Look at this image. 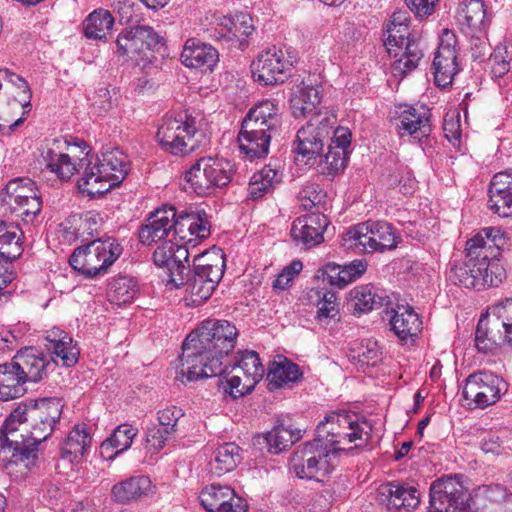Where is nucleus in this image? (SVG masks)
<instances>
[{"mask_svg": "<svg viewBox=\"0 0 512 512\" xmlns=\"http://www.w3.org/2000/svg\"><path fill=\"white\" fill-rule=\"evenodd\" d=\"M508 244V236L498 227H486L466 242V256L455 264L449 279L468 289L482 290L498 286L506 271L497 261Z\"/></svg>", "mask_w": 512, "mask_h": 512, "instance_id": "obj_1", "label": "nucleus"}, {"mask_svg": "<svg viewBox=\"0 0 512 512\" xmlns=\"http://www.w3.org/2000/svg\"><path fill=\"white\" fill-rule=\"evenodd\" d=\"M44 342L45 348L51 352L52 363L32 347L18 351L12 360L26 382L41 381L59 361L65 367H72L78 362L79 348L67 332L53 327L45 332Z\"/></svg>", "mask_w": 512, "mask_h": 512, "instance_id": "obj_2", "label": "nucleus"}, {"mask_svg": "<svg viewBox=\"0 0 512 512\" xmlns=\"http://www.w3.org/2000/svg\"><path fill=\"white\" fill-rule=\"evenodd\" d=\"M281 126L278 107L263 101L251 108L242 121L238 134L239 148L250 160L266 157L272 138Z\"/></svg>", "mask_w": 512, "mask_h": 512, "instance_id": "obj_3", "label": "nucleus"}, {"mask_svg": "<svg viewBox=\"0 0 512 512\" xmlns=\"http://www.w3.org/2000/svg\"><path fill=\"white\" fill-rule=\"evenodd\" d=\"M78 187L90 197L103 195L118 186L128 174L127 157L118 149L103 152L92 163L80 159L79 167H84Z\"/></svg>", "mask_w": 512, "mask_h": 512, "instance_id": "obj_4", "label": "nucleus"}, {"mask_svg": "<svg viewBox=\"0 0 512 512\" xmlns=\"http://www.w3.org/2000/svg\"><path fill=\"white\" fill-rule=\"evenodd\" d=\"M237 337L238 329L229 321L206 320L186 337V357L192 362L200 351L208 349L222 360L234 349Z\"/></svg>", "mask_w": 512, "mask_h": 512, "instance_id": "obj_5", "label": "nucleus"}, {"mask_svg": "<svg viewBox=\"0 0 512 512\" xmlns=\"http://www.w3.org/2000/svg\"><path fill=\"white\" fill-rule=\"evenodd\" d=\"M354 448H329L315 438L294 451L290 459V469L301 479L323 481L335 467L340 453H347Z\"/></svg>", "mask_w": 512, "mask_h": 512, "instance_id": "obj_6", "label": "nucleus"}, {"mask_svg": "<svg viewBox=\"0 0 512 512\" xmlns=\"http://www.w3.org/2000/svg\"><path fill=\"white\" fill-rule=\"evenodd\" d=\"M122 247L113 238L96 239L74 249L70 266L87 279L101 277L119 258Z\"/></svg>", "mask_w": 512, "mask_h": 512, "instance_id": "obj_7", "label": "nucleus"}, {"mask_svg": "<svg viewBox=\"0 0 512 512\" xmlns=\"http://www.w3.org/2000/svg\"><path fill=\"white\" fill-rule=\"evenodd\" d=\"M399 236L385 221H366L349 228L342 236V246L358 253L383 252L396 248Z\"/></svg>", "mask_w": 512, "mask_h": 512, "instance_id": "obj_8", "label": "nucleus"}, {"mask_svg": "<svg viewBox=\"0 0 512 512\" xmlns=\"http://www.w3.org/2000/svg\"><path fill=\"white\" fill-rule=\"evenodd\" d=\"M336 116L329 110L314 113L307 124L296 134L294 152L305 164L321 156L324 145L332 141L333 132L338 127Z\"/></svg>", "mask_w": 512, "mask_h": 512, "instance_id": "obj_9", "label": "nucleus"}, {"mask_svg": "<svg viewBox=\"0 0 512 512\" xmlns=\"http://www.w3.org/2000/svg\"><path fill=\"white\" fill-rule=\"evenodd\" d=\"M157 140L160 146L173 155L185 156L207 141L206 135L195 125L193 118H167L159 126Z\"/></svg>", "mask_w": 512, "mask_h": 512, "instance_id": "obj_10", "label": "nucleus"}, {"mask_svg": "<svg viewBox=\"0 0 512 512\" xmlns=\"http://www.w3.org/2000/svg\"><path fill=\"white\" fill-rule=\"evenodd\" d=\"M223 256L199 254L194 257V274L183 284L189 295L185 297L194 305H200L209 299L224 274Z\"/></svg>", "mask_w": 512, "mask_h": 512, "instance_id": "obj_11", "label": "nucleus"}, {"mask_svg": "<svg viewBox=\"0 0 512 512\" xmlns=\"http://www.w3.org/2000/svg\"><path fill=\"white\" fill-rule=\"evenodd\" d=\"M384 46L388 54L395 58L391 64L392 74L404 77L414 70L423 57V52L414 38H410L408 25L387 26Z\"/></svg>", "mask_w": 512, "mask_h": 512, "instance_id": "obj_12", "label": "nucleus"}, {"mask_svg": "<svg viewBox=\"0 0 512 512\" xmlns=\"http://www.w3.org/2000/svg\"><path fill=\"white\" fill-rule=\"evenodd\" d=\"M363 435L364 429L354 414L331 412L318 424L315 438L329 448L342 447L359 440L360 443L354 446L358 448L367 440Z\"/></svg>", "mask_w": 512, "mask_h": 512, "instance_id": "obj_13", "label": "nucleus"}, {"mask_svg": "<svg viewBox=\"0 0 512 512\" xmlns=\"http://www.w3.org/2000/svg\"><path fill=\"white\" fill-rule=\"evenodd\" d=\"M24 433H29V430L15 408L0 428V447L3 452L10 454L11 462L23 463L28 467L37 459L38 449L32 446L31 435Z\"/></svg>", "mask_w": 512, "mask_h": 512, "instance_id": "obj_14", "label": "nucleus"}, {"mask_svg": "<svg viewBox=\"0 0 512 512\" xmlns=\"http://www.w3.org/2000/svg\"><path fill=\"white\" fill-rule=\"evenodd\" d=\"M232 165L217 157H202L185 172L184 179L198 195L212 193L231 181Z\"/></svg>", "mask_w": 512, "mask_h": 512, "instance_id": "obj_15", "label": "nucleus"}, {"mask_svg": "<svg viewBox=\"0 0 512 512\" xmlns=\"http://www.w3.org/2000/svg\"><path fill=\"white\" fill-rule=\"evenodd\" d=\"M29 430L32 446L45 441L52 433L56 422L61 416V405L55 399H40L21 403L16 408Z\"/></svg>", "mask_w": 512, "mask_h": 512, "instance_id": "obj_16", "label": "nucleus"}, {"mask_svg": "<svg viewBox=\"0 0 512 512\" xmlns=\"http://www.w3.org/2000/svg\"><path fill=\"white\" fill-rule=\"evenodd\" d=\"M231 367L235 374L227 379L224 390L234 399L250 393L264 375L258 353L251 350L240 352L239 359Z\"/></svg>", "mask_w": 512, "mask_h": 512, "instance_id": "obj_17", "label": "nucleus"}, {"mask_svg": "<svg viewBox=\"0 0 512 512\" xmlns=\"http://www.w3.org/2000/svg\"><path fill=\"white\" fill-rule=\"evenodd\" d=\"M292 61L283 49L273 46L261 51L251 63L253 79L261 85H277L291 74Z\"/></svg>", "mask_w": 512, "mask_h": 512, "instance_id": "obj_18", "label": "nucleus"}, {"mask_svg": "<svg viewBox=\"0 0 512 512\" xmlns=\"http://www.w3.org/2000/svg\"><path fill=\"white\" fill-rule=\"evenodd\" d=\"M506 391L507 383L502 378L491 372L480 371L466 379L462 395L468 405L473 403L476 407L484 408L494 404Z\"/></svg>", "mask_w": 512, "mask_h": 512, "instance_id": "obj_19", "label": "nucleus"}, {"mask_svg": "<svg viewBox=\"0 0 512 512\" xmlns=\"http://www.w3.org/2000/svg\"><path fill=\"white\" fill-rule=\"evenodd\" d=\"M186 340L182 345V355L180 356V367L177 372V379L182 383L188 381H196L199 379H205L214 376H220L227 373L228 366L224 365L223 361L220 360L215 354H210V350L203 349L199 354L196 355V359L193 358L191 362L186 357Z\"/></svg>", "mask_w": 512, "mask_h": 512, "instance_id": "obj_20", "label": "nucleus"}, {"mask_svg": "<svg viewBox=\"0 0 512 512\" xmlns=\"http://www.w3.org/2000/svg\"><path fill=\"white\" fill-rule=\"evenodd\" d=\"M154 264L164 269L167 276L163 281L166 286L179 288L183 284V274L187 269L184 262L189 261V251L186 246L175 244L172 240L158 246L153 253Z\"/></svg>", "mask_w": 512, "mask_h": 512, "instance_id": "obj_21", "label": "nucleus"}, {"mask_svg": "<svg viewBox=\"0 0 512 512\" xmlns=\"http://www.w3.org/2000/svg\"><path fill=\"white\" fill-rule=\"evenodd\" d=\"M162 38L150 26L138 25L121 32L116 40L117 52L130 58L148 59V53L156 49Z\"/></svg>", "mask_w": 512, "mask_h": 512, "instance_id": "obj_22", "label": "nucleus"}, {"mask_svg": "<svg viewBox=\"0 0 512 512\" xmlns=\"http://www.w3.org/2000/svg\"><path fill=\"white\" fill-rule=\"evenodd\" d=\"M429 503V512H467L464 488L451 477L432 483Z\"/></svg>", "mask_w": 512, "mask_h": 512, "instance_id": "obj_23", "label": "nucleus"}, {"mask_svg": "<svg viewBox=\"0 0 512 512\" xmlns=\"http://www.w3.org/2000/svg\"><path fill=\"white\" fill-rule=\"evenodd\" d=\"M200 502L208 512H246L247 501L229 486L211 484L200 493Z\"/></svg>", "mask_w": 512, "mask_h": 512, "instance_id": "obj_24", "label": "nucleus"}, {"mask_svg": "<svg viewBox=\"0 0 512 512\" xmlns=\"http://www.w3.org/2000/svg\"><path fill=\"white\" fill-rule=\"evenodd\" d=\"M396 119V129L401 137L411 136L417 141L427 138L431 132V112L425 105H404Z\"/></svg>", "mask_w": 512, "mask_h": 512, "instance_id": "obj_25", "label": "nucleus"}, {"mask_svg": "<svg viewBox=\"0 0 512 512\" xmlns=\"http://www.w3.org/2000/svg\"><path fill=\"white\" fill-rule=\"evenodd\" d=\"M350 143V130L338 126L333 132V139L328 146V152L324 156L322 154L319 156V166L322 174L333 175L345 168Z\"/></svg>", "mask_w": 512, "mask_h": 512, "instance_id": "obj_26", "label": "nucleus"}, {"mask_svg": "<svg viewBox=\"0 0 512 512\" xmlns=\"http://www.w3.org/2000/svg\"><path fill=\"white\" fill-rule=\"evenodd\" d=\"M329 221L321 213H311L294 220L291 227V237L298 244L310 248L320 244L324 238L323 233L326 230Z\"/></svg>", "mask_w": 512, "mask_h": 512, "instance_id": "obj_27", "label": "nucleus"}, {"mask_svg": "<svg viewBox=\"0 0 512 512\" xmlns=\"http://www.w3.org/2000/svg\"><path fill=\"white\" fill-rule=\"evenodd\" d=\"M378 500L386 505L388 510L414 509L420 503L418 490L413 486L390 482L378 489Z\"/></svg>", "mask_w": 512, "mask_h": 512, "instance_id": "obj_28", "label": "nucleus"}, {"mask_svg": "<svg viewBox=\"0 0 512 512\" xmlns=\"http://www.w3.org/2000/svg\"><path fill=\"white\" fill-rule=\"evenodd\" d=\"M489 207L501 217L512 215V174H495L489 186Z\"/></svg>", "mask_w": 512, "mask_h": 512, "instance_id": "obj_29", "label": "nucleus"}, {"mask_svg": "<svg viewBox=\"0 0 512 512\" xmlns=\"http://www.w3.org/2000/svg\"><path fill=\"white\" fill-rule=\"evenodd\" d=\"M393 333L404 344H412L422 330V321L419 315L410 306H397L390 318Z\"/></svg>", "mask_w": 512, "mask_h": 512, "instance_id": "obj_30", "label": "nucleus"}, {"mask_svg": "<svg viewBox=\"0 0 512 512\" xmlns=\"http://www.w3.org/2000/svg\"><path fill=\"white\" fill-rule=\"evenodd\" d=\"M176 211L173 206L156 210L143 225L139 232V239L143 244L150 245L172 233L173 218Z\"/></svg>", "mask_w": 512, "mask_h": 512, "instance_id": "obj_31", "label": "nucleus"}, {"mask_svg": "<svg viewBox=\"0 0 512 512\" xmlns=\"http://www.w3.org/2000/svg\"><path fill=\"white\" fill-rule=\"evenodd\" d=\"M435 84L445 88L451 85L458 72L457 52L449 43H441L432 63Z\"/></svg>", "mask_w": 512, "mask_h": 512, "instance_id": "obj_32", "label": "nucleus"}, {"mask_svg": "<svg viewBox=\"0 0 512 512\" xmlns=\"http://www.w3.org/2000/svg\"><path fill=\"white\" fill-rule=\"evenodd\" d=\"M220 35L223 40L238 43L240 48L246 45L245 38L249 37L253 31V20L248 13L239 12L233 16H224L220 20Z\"/></svg>", "mask_w": 512, "mask_h": 512, "instance_id": "obj_33", "label": "nucleus"}, {"mask_svg": "<svg viewBox=\"0 0 512 512\" xmlns=\"http://www.w3.org/2000/svg\"><path fill=\"white\" fill-rule=\"evenodd\" d=\"M181 61L190 68L206 67L212 69L218 61V52L211 45L189 39L181 53Z\"/></svg>", "mask_w": 512, "mask_h": 512, "instance_id": "obj_34", "label": "nucleus"}, {"mask_svg": "<svg viewBox=\"0 0 512 512\" xmlns=\"http://www.w3.org/2000/svg\"><path fill=\"white\" fill-rule=\"evenodd\" d=\"M152 490V483L147 476H133L116 483L111 490L114 501L127 504L143 496H147Z\"/></svg>", "mask_w": 512, "mask_h": 512, "instance_id": "obj_35", "label": "nucleus"}, {"mask_svg": "<svg viewBox=\"0 0 512 512\" xmlns=\"http://www.w3.org/2000/svg\"><path fill=\"white\" fill-rule=\"evenodd\" d=\"M321 101L317 87L304 81L297 85L290 98V109L295 118H303L312 113Z\"/></svg>", "mask_w": 512, "mask_h": 512, "instance_id": "obj_36", "label": "nucleus"}, {"mask_svg": "<svg viewBox=\"0 0 512 512\" xmlns=\"http://www.w3.org/2000/svg\"><path fill=\"white\" fill-rule=\"evenodd\" d=\"M24 377L13 361L0 365V400L21 397L26 392Z\"/></svg>", "mask_w": 512, "mask_h": 512, "instance_id": "obj_37", "label": "nucleus"}, {"mask_svg": "<svg viewBox=\"0 0 512 512\" xmlns=\"http://www.w3.org/2000/svg\"><path fill=\"white\" fill-rule=\"evenodd\" d=\"M475 347L481 353L487 354L493 352L502 339V332L500 330V320L488 319L487 316H482L477 324L475 331Z\"/></svg>", "mask_w": 512, "mask_h": 512, "instance_id": "obj_38", "label": "nucleus"}, {"mask_svg": "<svg viewBox=\"0 0 512 512\" xmlns=\"http://www.w3.org/2000/svg\"><path fill=\"white\" fill-rule=\"evenodd\" d=\"M59 148V142L56 141L52 147L42 152V158L47 169L59 179L68 180L78 171V168L70 156L61 152Z\"/></svg>", "mask_w": 512, "mask_h": 512, "instance_id": "obj_39", "label": "nucleus"}, {"mask_svg": "<svg viewBox=\"0 0 512 512\" xmlns=\"http://www.w3.org/2000/svg\"><path fill=\"white\" fill-rule=\"evenodd\" d=\"M92 438L84 424H77L65 438L62 447V458L73 461L83 457L91 445Z\"/></svg>", "mask_w": 512, "mask_h": 512, "instance_id": "obj_40", "label": "nucleus"}, {"mask_svg": "<svg viewBox=\"0 0 512 512\" xmlns=\"http://www.w3.org/2000/svg\"><path fill=\"white\" fill-rule=\"evenodd\" d=\"M138 434V429L129 424L119 425L113 434L101 444V454L107 459H114L115 456L127 450Z\"/></svg>", "mask_w": 512, "mask_h": 512, "instance_id": "obj_41", "label": "nucleus"}, {"mask_svg": "<svg viewBox=\"0 0 512 512\" xmlns=\"http://www.w3.org/2000/svg\"><path fill=\"white\" fill-rule=\"evenodd\" d=\"M302 372L297 364L284 359L281 362H273L267 373L269 390L281 387H289L290 384L298 382Z\"/></svg>", "mask_w": 512, "mask_h": 512, "instance_id": "obj_42", "label": "nucleus"}, {"mask_svg": "<svg viewBox=\"0 0 512 512\" xmlns=\"http://www.w3.org/2000/svg\"><path fill=\"white\" fill-rule=\"evenodd\" d=\"M2 81L8 83L6 89L13 96V101L24 109L23 114H27L31 108L32 97L27 81L7 68H0V89L2 88Z\"/></svg>", "mask_w": 512, "mask_h": 512, "instance_id": "obj_43", "label": "nucleus"}, {"mask_svg": "<svg viewBox=\"0 0 512 512\" xmlns=\"http://www.w3.org/2000/svg\"><path fill=\"white\" fill-rule=\"evenodd\" d=\"M21 236L17 226L0 222V261L12 262L22 254Z\"/></svg>", "mask_w": 512, "mask_h": 512, "instance_id": "obj_44", "label": "nucleus"}, {"mask_svg": "<svg viewBox=\"0 0 512 512\" xmlns=\"http://www.w3.org/2000/svg\"><path fill=\"white\" fill-rule=\"evenodd\" d=\"M240 448L233 442L224 443L214 451V457L210 461V471L221 476L235 469L240 463Z\"/></svg>", "mask_w": 512, "mask_h": 512, "instance_id": "obj_45", "label": "nucleus"}, {"mask_svg": "<svg viewBox=\"0 0 512 512\" xmlns=\"http://www.w3.org/2000/svg\"><path fill=\"white\" fill-rule=\"evenodd\" d=\"M283 173L277 168L267 165L260 171L255 172L251 177L249 183V195L253 198H260L269 190H271L275 184H278L282 180Z\"/></svg>", "mask_w": 512, "mask_h": 512, "instance_id": "obj_46", "label": "nucleus"}, {"mask_svg": "<svg viewBox=\"0 0 512 512\" xmlns=\"http://www.w3.org/2000/svg\"><path fill=\"white\" fill-rule=\"evenodd\" d=\"M20 199L6 197L5 202L10 206L12 213L23 222L33 223L42 210V200L40 195H23Z\"/></svg>", "mask_w": 512, "mask_h": 512, "instance_id": "obj_47", "label": "nucleus"}, {"mask_svg": "<svg viewBox=\"0 0 512 512\" xmlns=\"http://www.w3.org/2000/svg\"><path fill=\"white\" fill-rule=\"evenodd\" d=\"M137 293V282L130 276H119L113 279L107 290L108 300L116 305L130 303Z\"/></svg>", "mask_w": 512, "mask_h": 512, "instance_id": "obj_48", "label": "nucleus"}, {"mask_svg": "<svg viewBox=\"0 0 512 512\" xmlns=\"http://www.w3.org/2000/svg\"><path fill=\"white\" fill-rule=\"evenodd\" d=\"M114 18L107 10L93 11L84 21L85 36L89 39H103L111 32Z\"/></svg>", "mask_w": 512, "mask_h": 512, "instance_id": "obj_49", "label": "nucleus"}, {"mask_svg": "<svg viewBox=\"0 0 512 512\" xmlns=\"http://www.w3.org/2000/svg\"><path fill=\"white\" fill-rule=\"evenodd\" d=\"M300 438V431H294L284 425L274 427L264 436L268 451L274 454H278L286 450Z\"/></svg>", "mask_w": 512, "mask_h": 512, "instance_id": "obj_50", "label": "nucleus"}, {"mask_svg": "<svg viewBox=\"0 0 512 512\" xmlns=\"http://www.w3.org/2000/svg\"><path fill=\"white\" fill-rule=\"evenodd\" d=\"M459 17L473 29L485 27L486 9L482 0H463L459 3Z\"/></svg>", "mask_w": 512, "mask_h": 512, "instance_id": "obj_51", "label": "nucleus"}, {"mask_svg": "<svg viewBox=\"0 0 512 512\" xmlns=\"http://www.w3.org/2000/svg\"><path fill=\"white\" fill-rule=\"evenodd\" d=\"M352 298L355 310L359 312H368L383 305L386 297L378 296L373 286H360L353 290Z\"/></svg>", "mask_w": 512, "mask_h": 512, "instance_id": "obj_52", "label": "nucleus"}, {"mask_svg": "<svg viewBox=\"0 0 512 512\" xmlns=\"http://www.w3.org/2000/svg\"><path fill=\"white\" fill-rule=\"evenodd\" d=\"M491 74L495 78H501L511 69L512 44L498 45L489 58Z\"/></svg>", "mask_w": 512, "mask_h": 512, "instance_id": "obj_53", "label": "nucleus"}, {"mask_svg": "<svg viewBox=\"0 0 512 512\" xmlns=\"http://www.w3.org/2000/svg\"><path fill=\"white\" fill-rule=\"evenodd\" d=\"M318 300L316 318L319 322L328 323V320L338 316L339 309L336 293L333 291H317Z\"/></svg>", "mask_w": 512, "mask_h": 512, "instance_id": "obj_54", "label": "nucleus"}, {"mask_svg": "<svg viewBox=\"0 0 512 512\" xmlns=\"http://www.w3.org/2000/svg\"><path fill=\"white\" fill-rule=\"evenodd\" d=\"M367 269V264L362 260H354L350 264L345 265L340 269L336 276L329 274V282L336 284L339 287H344L348 283L360 277Z\"/></svg>", "mask_w": 512, "mask_h": 512, "instance_id": "obj_55", "label": "nucleus"}, {"mask_svg": "<svg viewBox=\"0 0 512 512\" xmlns=\"http://www.w3.org/2000/svg\"><path fill=\"white\" fill-rule=\"evenodd\" d=\"M6 197H13L16 200L24 197L23 195H40L35 182L30 178H15L9 181L5 187Z\"/></svg>", "mask_w": 512, "mask_h": 512, "instance_id": "obj_56", "label": "nucleus"}, {"mask_svg": "<svg viewBox=\"0 0 512 512\" xmlns=\"http://www.w3.org/2000/svg\"><path fill=\"white\" fill-rule=\"evenodd\" d=\"M172 435L168 430L152 424L146 430V449L151 454L158 453Z\"/></svg>", "mask_w": 512, "mask_h": 512, "instance_id": "obj_57", "label": "nucleus"}, {"mask_svg": "<svg viewBox=\"0 0 512 512\" xmlns=\"http://www.w3.org/2000/svg\"><path fill=\"white\" fill-rule=\"evenodd\" d=\"M194 222V212L192 213H181L178 216L175 215L173 218V227L172 234L174 238H178L184 242H191L192 238H189V229L192 225H195Z\"/></svg>", "mask_w": 512, "mask_h": 512, "instance_id": "obj_58", "label": "nucleus"}, {"mask_svg": "<svg viewBox=\"0 0 512 512\" xmlns=\"http://www.w3.org/2000/svg\"><path fill=\"white\" fill-rule=\"evenodd\" d=\"M478 493L490 502L500 503L504 501L512 507V493L500 484L482 485L478 488Z\"/></svg>", "mask_w": 512, "mask_h": 512, "instance_id": "obj_59", "label": "nucleus"}, {"mask_svg": "<svg viewBox=\"0 0 512 512\" xmlns=\"http://www.w3.org/2000/svg\"><path fill=\"white\" fill-rule=\"evenodd\" d=\"M181 416H183V412L180 408L176 406L165 408L158 412V424H156V426L164 428L174 434Z\"/></svg>", "mask_w": 512, "mask_h": 512, "instance_id": "obj_60", "label": "nucleus"}, {"mask_svg": "<svg viewBox=\"0 0 512 512\" xmlns=\"http://www.w3.org/2000/svg\"><path fill=\"white\" fill-rule=\"evenodd\" d=\"M324 196L322 191H317V187L314 185L304 186L299 192V200L305 210L318 207Z\"/></svg>", "mask_w": 512, "mask_h": 512, "instance_id": "obj_61", "label": "nucleus"}, {"mask_svg": "<svg viewBox=\"0 0 512 512\" xmlns=\"http://www.w3.org/2000/svg\"><path fill=\"white\" fill-rule=\"evenodd\" d=\"M409 9L419 18H426L435 12L439 0H405Z\"/></svg>", "mask_w": 512, "mask_h": 512, "instance_id": "obj_62", "label": "nucleus"}, {"mask_svg": "<svg viewBox=\"0 0 512 512\" xmlns=\"http://www.w3.org/2000/svg\"><path fill=\"white\" fill-rule=\"evenodd\" d=\"M382 352L377 342H369L359 354L361 361L367 365H376L381 360Z\"/></svg>", "mask_w": 512, "mask_h": 512, "instance_id": "obj_63", "label": "nucleus"}, {"mask_svg": "<svg viewBox=\"0 0 512 512\" xmlns=\"http://www.w3.org/2000/svg\"><path fill=\"white\" fill-rule=\"evenodd\" d=\"M490 312L498 320H512V298H506L493 305Z\"/></svg>", "mask_w": 512, "mask_h": 512, "instance_id": "obj_64", "label": "nucleus"}]
</instances>
